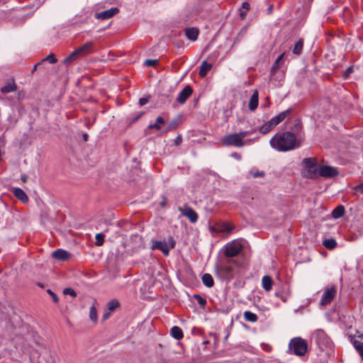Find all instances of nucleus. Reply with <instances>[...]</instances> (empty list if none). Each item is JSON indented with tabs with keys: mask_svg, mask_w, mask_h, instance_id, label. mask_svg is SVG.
Segmentation results:
<instances>
[{
	"mask_svg": "<svg viewBox=\"0 0 363 363\" xmlns=\"http://www.w3.org/2000/svg\"><path fill=\"white\" fill-rule=\"evenodd\" d=\"M96 242L95 245L96 246H101L104 242V235L103 233H97L96 235Z\"/></svg>",
	"mask_w": 363,
	"mask_h": 363,
	"instance_id": "obj_42",
	"label": "nucleus"
},
{
	"mask_svg": "<svg viewBox=\"0 0 363 363\" xmlns=\"http://www.w3.org/2000/svg\"><path fill=\"white\" fill-rule=\"evenodd\" d=\"M171 335L176 340H179L183 338L184 333L182 330L178 326H174L170 330Z\"/></svg>",
	"mask_w": 363,
	"mask_h": 363,
	"instance_id": "obj_27",
	"label": "nucleus"
},
{
	"mask_svg": "<svg viewBox=\"0 0 363 363\" xmlns=\"http://www.w3.org/2000/svg\"><path fill=\"white\" fill-rule=\"evenodd\" d=\"M318 174L320 176L326 178H332L337 176L339 174V171L337 168L323 165L318 168Z\"/></svg>",
	"mask_w": 363,
	"mask_h": 363,
	"instance_id": "obj_9",
	"label": "nucleus"
},
{
	"mask_svg": "<svg viewBox=\"0 0 363 363\" xmlns=\"http://www.w3.org/2000/svg\"><path fill=\"white\" fill-rule=\"evenodd\" d=\"M303 163L308 169L313 168L317 164V161L315 157H308L303 160Z\"/></svg>",
	"mask_w": 363,
	"mask_h": 363,
	"instance_id": "obj_36",
	"label": "nucleus"
},
{
	"mask_svg": "<svg viewBox=\"0 0 363 363\" xmlns=\"http://www.w3.org/2000/svg\"><path fill=\"white\" fill-rule=\"evenodd\" d=\"M283 57H284V54H281L277 58L276 61L274 62V63L272 67V69H271L272 73H274L276 72V70L279 68V62L282 60Z\"/></svg>",
	"mask_w": 363,
	"mask_h": 363,
	"instance_id": "obj_41",
	"label": "nucleus"
},
{
	"mask_svg": "<svg viewBox=\"0 0 363 363\" xmlns=\"http://www.w3.org/2000/svg\"><path fill=\"white\" fill-rule=\"evenodd\" d=\"M201 280L203 285H205L206 287L211 288L214 285L213 277L210 274L206 273L203 274Z\"/></svg>",
	"mask_w": 363,
	"mask_h": 363,
	"instance_id": "obj_28",
	"label": "nucleus"
},
{
	"mask_svg": "<svg viewBox=\"0 0 363 363\" xmlns=\"http://www.w3.org/2000/svg\"><path fill=\"white\" fill-rule=\"evenodd\" d=\"M119 12V9L117 7H113L108 10L103 11L95 14V18L101 20H106L113 17Z\"/></svg>",
	"mask_w": 363,
	"mask_h": 363,
	"instance_id": "obj_10",
	"label": "nucleus"
},
{
	"mask_svg": "<svg viewBox=\"0 0 363 363\" xmlns=\"http://www.w3.org/2000/svg\"><path fill=\"white\" fill-rule=\"evenodd\" d=\"M323 245L328 250H333L337 246L335 239H326L323 242Z\"/></svg>",
	"mask_w": 363,
	"mask_h": 363,
	"instance_id": "obj_35",
	"label": "nucleus"
},
{
	"mask_svg": "<svg viewBox=\"0 0 363 363\" xmlns=\"http://www.w3.org/2000/svg\"><path fill=\"white\" fill-rule=\"evenodd\" d=\"M273 280L270 276H264L262 279V286L266 291H269L272 289Z\"/></svg>",
	"mask_w": 363,
	"mask_h": 363,
	"instance_id": "obj_23",
	"label": "nucleus"
},
{
	"mask_svg": "<svg viewBox=\"0 0 363 363\" xmlns=\"http://www.w3.org/2000/svg\"><path fill=\"white\" fill-rule=\"evenodd\" d=\"M272 10H273V6H272V5H271V6H269L268 7V9H267L268 13H269V14H270V13H272Z\"/></svg>",
	"mask_w": 363,
	"mask_h": 363,
	"instance_id": "obj_60",
	"label": "nucleus"
},
{
	"mask_svg": "<svg viewBox=\"0 0 363 363\" xmlns=\"http://www.w3.org/2000/svg\"><path fill=\"white\" fill-rule=\"evenodd\" d=\"M84 140L86 141L88 139V135L86 133L83 135Z\"/></svg>",
	"mask_w": 363,
	"mask_h": 363,
	"instance_id": "obj_63",
	"label": "nucleus"
},
{
	"mask_svg": "<svg viewBox=\"0 0 363 363\" xmlns=\"http://www.w3.org/2000/svg\"><path fill=\"white\" fill-rule=\"evenodd\" d=\"M220 140L225 146H235L237 147H241L246 143L242 140L238 133L229 134L222 138Z\"/></svg>",
	"mask_w": 363,
	"mask_h": 363,
	"instance_id": "obj_6",
	"label": "nucleus"
},
{
	"mask_svg": "<svg viewBox=\"0 0 363 363\" xmlns=\"http://www.w3.org/2000/svg\"><path fill=\"white\" fill-rule=\"evenodd\" d=\"M13 195L22 203H27L28 201V198L26 194L20 188H15L13 190Z\"/></svg>",
	"mask_w": 363,
	"mask_h": 363,
	"instance_id": "obj_22",
	"label": "nucleus"
},
{
	"mask_svg": "<svg viewBox=\"0 0 363 363\" xmlns=\"http://www.w3.org/2000/svg\"><path fill=\"white\" fill-rule=\"evenodd\" d=\"M89 318L93 322L96 323L98 316L96 307L94 304L89 308Z\"/></svg>",
	"mask_w": 363,
	"mask_h": 363,
	"instance_id": "obj_40",
	"label": "nucleus"
},
{
	"mask_svg": "<svg viewBox=\"0 0 363 363\" xmlns=\"http://www.w3.org/2000/svg\"><path fill=\"white\" fill-rule=\"evenodd\" d=\"M345 213V208L344 206L339 205L333 209L332 211V216L333 218L337 219L344 216Z\"/></svg>",
	"mask_w": 363,
	"mask_h": 363,
	"instance_id": "obj_26",
	"label": "nucleus"
},
{
	"mask_svg": "<svg viewBox=\"0 0 363 363\" xmlns=\"http://www.w3.org/2000/svg\"><path fill=\"white\" fill-rule=\"evenodd\" d=\"M52 257L59 261H67L70 258L71 255L65 250L57 249L52 252Z\"/></svg>",
	"mask_w": 363,
	"mask_h": 363,
	"instance_id": "obj_15",
	"label": "nucleus"
},
{
	"mask_svg": "<svg viewBox=\"0 0 363 363\" xmlns=\"http://www.w3.org/2000/svg\"><path fill=\"white\" fill-rule=\"evenodd\" d=\"M112 312L111 311H107V312H105L101 318V320L103 322L106 321L107 319L109 318V317L111 316V314Z\"/></svg>",
	"mask_w": 363,
	"mask_h": 363,
	"instance_id": "obj_50",
	"label": "nucleus"
},
{
	"mask_svg": "<svg viewBox=\"0 0 363 363\" xmlns=\"http://www.w3.org/2000/svg\"><path fill=\"white\" fill-rule=\"evenodd\" d=\"M182 214L186 217L191 223H196L198 220V214L190 206H185L184 208H179Z\"/></svg>",
	"mask_w": 363,
	"mask_h": 363,
	"instance_id": "obj_11",
	"label": "nucleus"
},
{
	"mask_svg": "<svg viewBox=\"0 0 363 363\" xmlns=\"http://www.w3.org/2000/svg\"><path fill=\"white\" fill-rule=\"evenodd\" d=\"M194 297L196 299L199 305L201 307H204L206 305V300L204 299L203 297H201L199 294H195Z\"/></svg>",
	"mask_w": 363,
	"mask_h": 363,
	"instance_id": "obj_44",
	"label": "nucleus"
},
{
	"mask_svg": "<svg viewBox=\"0 0 363 363\" xmlns=\"http://www.w3.org/2000/svg\"><path fill=\"white\" fill-rule=\"evenodd\" d=\"M264 175H265V174L262 171H257V172L252 173V177L254 178L263 177Z\"/></svg>",
	"mask_w": 363,
	"mask_h": 363,
	"instance_id": "obj_49",
	"label": "nucleus"
},
{
	"mask_svg": "<svg viewBox=\"0 0 363 363\" xmlns=\"http://www.w3.org/2000/svg\"><path fill=\"white\" fill-rule=\"evenodd\" d=\"M291 111L292 109L289 108L286 111L281 112L277 116L273 117L272 118H271L270 121L275 127L276 125L281 123L291 113Z\"/></svg>",
	"mask_w": 363,
	"mask_h": 363,
	"instance_id": "obj_17",
	"label": "nucleus"
},
{
	"mask_svg": "<svg viewBox=\"0 0 363 363\" xmlns=\"http://www.w3.org/2000/svg\"><path fill=\"white\" fill-rule=\"evenodd\" d=\"M252 133V130H245V131H241L238 133L239 135L243 140L244 138L250 135Z\"/></svg>",
	"mask_w": 363,
	"mask_h": 363,
	"instance_id": "obj_48",
	"label": "nucleus"
},
{
	"mask_svg": "<svg viewBox=\"0 0 363 363\" xmlns=\"http://www.w3.org/2000/svg\"><path fill=\"white\" fill-rule=\"evenodd\" d=\"M302 130V125L296 121L290 131L279 132L270 140L271 147L279 152H287L299 147L296 137Z\"/></svg>",
	"mask_w": 363,
	"mask_h": 363,
	"instance_id": "obj_1",
	"label": "nucleus"
},
{
	"mask_svg": "<svg viewBox=\"0 0 363 363\" xmlns=\"http://www.w3.org/2000/svg\"><path fill=\"white\" fill-rule=\"evenodd\" d=\"M231 157L238 160H241V155L238 153V152H233L231 154Z\"/></svg>",
	"mask_w": 363,
	"mask_h": 363,
	"instance_id": "obj_53",
	"label": "nucleus"
},
{
	"mask_svg": "<svg viewBox=\"0 0 363 363\" xmlns=\"http://www.w3.org/2000/svg\"><path fill=\"white\" fill-rule=\"evenodd\" d=\"M27 176L23 174V175H21V179L22 180L23 182H26L27 181Z\"/></svg>",
	"mask_w": 363,
	"mask_h": 363,
	"instance_id": "obj_58",
	"label": "nucleus"
},
{
	"mask_svg": "<svg viewBox=\"0 0 363 363\" xmlns=\"http://www.w3.org/2000/svg\"><path fill=\"white\" fill-rule=\"evenodd\" d=\"M354 190L358 192L363 193V183L354 186Z\"/></svg>",
	"mask_w": 363,
	"mask_h": 363,
	"instance_id": "obj_52",
	"label": "nucleus"
},
{
	"mask_svg": "<svg viewBox=\"0 0 363 363\" xmlns=\"http://www.w3.org/2000/svg\"><path fill=\"white\" fill-rule=\"evenodd\" d=\"M244 317L246 320L252 323L256 322L258 319L257 315L250 311H245L244 313Z\"/></svg>",
	"mask_w": 363,
	"mask_h": 363,
	"instance_id": "obj_37",
	"label": "nucleus"
},
{
	"mask_svg": "<svg viewBox=\"0 0 363 363\" xmlns=\"http://www.w3.org/2000/svg\"><path fill=\"white\" fill-rule=\"evenodd\" d=\"M276 296L281 298L283 302H286L290 296L289 289L286 288V291H277L275 293Z\"/></svg>",
	"mask_w": 363,
	"mask_h": 363,
	"instance_id": "obj_30",
	"label": "nucleus"
},
{
	"mask_svg": "<svg viewBox=\"0 0 363 363\" xmlns=\"http://www.w3.org/2000/svg\"><path fill=\"white\" fill-rule=\"evenodd\" d=\"M35 354L33 352V353H31L30 354V360L33 361V359H35Z\"/></svg>",
	"mask_w": 363,
	"mask_h": 363,
	"instance_id": "obj_61",
	"label": "nucleus"
},
{
	"mask_svg": "<svg viewBox=\"0 0 363 363\" xmlns=\"http://www.w3.org/2000/svg\"><path fill=\"white\" fill-rule=\"evenodd\" d=\"M259 103V94L257 90H255L251 98L249 101L248 107L249 109L252 111H255L257 106Z\"/></svg>",
	"mask_w": 363,
	"mask_h": 363,
	"instance_id": "obj_21",
	"label": "nucleus"
},
{
	"mask_svg": "<svg viewBox=\"0 0 363 363\" xmlns=\"http://www.w3.org/2000/svg\"><path fill=\"white\" fill-rule=\"evenodd\" d=\"M246 13H247V11H241L240 12V16H241L242 18H244L245 17Z\"/></svg>",
	"mask_w": 363,
	"mask_h": 363,
	"instance_id": "obj_57",
	"label": "nucleus"
},
{
	"mask_svg": "<svg viewBox=\"0 0 363 363\" xmlns=\"http://www.w3.org/2000/svg\"><path fill=\"white\" fill-rule=\"evenodd\" d=\"M179 123L177 120H172L168 123L164 130H163L164 133H167L168 132L172 131L175 130L178 127Z\"/></svg>",
	"mask_w": 363,
	"mask_h": 363,
	"instance_id": "obj_34",
	"label": "nucleus"
},
{
	"mask_svg": "<svg viewBox=\"0 0 363 363\" xmlns=\"http://www.w3.org/2000/svg\"><path fill=\"white\" fill-rule=\"evenodd\" d=\"M242 250L241 242L238 240H234L225 245L224 254L225 257L233 258L239 255Z\"/></svg>",
	"mask_w": 363,
	"mask_h": 363,
	"instance_id": "obj_5",
	"label": "nucleus"
},
{
	"mask_svg": "<svg viewBox=\"0 0 363 363\" xmlns=\"http://www.w3.org/2000/svg\"><path fill=\"white\" fill-rule=\"evenodd\" d=\"M291 111L292 109L289 108L286 111L281 112L277 116L273 117L272 118H271L270 121L275 127L276 125L281 123L291 113Z\"/></svg>",
	"mask_w": 363,
	"mask_h": 363,
	"instance_id": "obj_16",
	"label": "nucleus"
},
{
	"mask_svg": "<svg viewBox=\"0 0 363 363\" xmlns=\"http://www.w3.org/2000/svg\"><path fill=\"white\" fill-rule=\"evenodd\" d=\"M148 101H149V98H147V97L140 98L139 99V104L140 106H144L148 102Z\"/></svg>",
	"mask_w": 363,
	"mask_h": 363,
	"instance_id": "obj_51",
	"label": "nucleus"
},
{
	"mask_svg": "<svg viewBox=\"0 0 363 363\" xmlns=\"http://www.w3.org/2000/svg\"><path fill=\"white\" fill-rule=\"evenodd\" d=\"M212 68V65L208 63L206 60L203 61L201 66L199 74L201 77L206 76L208 72Z\"/></svg>",
	"mask_w": 363,
	"mask_h": 363,
	"instance_id": "obj_24",
	"label": "nucleus"
},
{
	"mask_svg": "<svg viewBox=\"0 0 363 363\" xmlns=\"http://www.w3.org/2000/svg\"><path fill=\"white\" fill-rule=\"evenodd\" d=\"M336 294V288L333 286L325 289L324 291L322 298L320 301V306H326L329 304L335 298Z\"/></svg>",
	"mask_w": 363,
	"mask_h": 363,
	"instance_id": "obj_8",
	"label": "nucleus"
},
{
	"mask_svg": "<svg viewBox=\"0 0 363 363\" xmlns=\"http://www.w3.org/2000/svg\"><path fill=\"white\" fill-rule=\"evenodd\" d=\"M164 123H165L164 119L162 117H161V116H158L156 118V123H154V124H150L147 127V129H155L157 130H161V125L164 124Z\"/></svg>",
	"mask_w": 363,
	"mask_h": 363,
	"instance_id": "obj_29",
	"label": "nucleus"
},
{
	"mask_svg": "<svg viewBox=\"0 0 363 363\" xmlns=\"http://www.w3.org/2000/svg\"><path fill=\"white\" fill-rule=\"evenodd\" d=\"M235 229V225L228 222H219L216 223V230L220 233H227L230 234Z\"/></svg>",
	"mask_w": 363,
	"mask_h": 363,
	"instance_id": "obj_14",
	"label": "nucleus"
},
{
	"mask_svg": "<svg viewBox=\"0 0 363 363\" xmlns=\"http://www.w3.org/2000/svg\"><path fill=\"white\" fill-rule=\"evenodd\" d=\"M79 55L77 50L76 49L74 50L72 53H70L65 60H64V64L68 65L75 60Z\"/></svg>",
	"mask_w": 363,
	"mask_h": 363,
	"instance_id": "obj_33",
	"label": "nucleus"
},
{
	"mask_svg": "<svg viewBox=\"0 0 363 363\" xmlns=\"http://www.w3.org/2000/svg\"><path fill=\"white\" fill-rule=\"evenodd\" d=\"M232 264H238V262L235 260L229 259L226 264L217 267V273L222 279L230 280L234 277L235 270L231 266Z\"/></svg>",
	"mask_w": 363,
	"mask_h": 363,
	"instance_id": "obj_3",
	"label": "nucleus"
},
{
	"mask_svg": "<svg viewBox=\"0 0 363 363\" xmlns=\"http://www.w3.org/2000/svg\"><path fill=\"white\" fill-rule=\"evenodd\" d=\"M63 294L65 295H70L72 297H76L77 296V293L75 292V291L74 289H72L71 288H65V289H64Z\"/></svg>",
	"mask_w": 363,
	"mask_h": 363,
	"instance_id": "obj_46",
	"label": "nucleus"
},
{
	"mask_svg": "<svg viewBox=\"0 0 363 363\" xmlns=\"http://www.w3.org/2000/svg\"><path fill=\"white\" fill-rule=\"evenodd\" d=\"M17 97H18V100H21V99H23V97H24V95H23V92H22V91H19V92L18 93V96H17Z\"/></svg>",
	"mask_w": 363,
	"mask_h": 363,
	"instance_id": "obj_56",
	"label": "nucleus"
},
{
	"mask_svg": "<svg viewBox=\"0 0 363 363\" xmlns=\"http://www.w3.org/2000/svg\"><path fill=\"white\" fill-rule=\"evenodd\" d=\"M353 345L363 360V342L358 340H354L353 342Z\"/></svg>",
	"mask_w": 363,
	"mask_h": 363,
	"instance_id": "obj_38",
	"label": "nucleus"
},
{
	"mask_svg": "<svg viewBox=\"0 0 363 363\" xmlns=\"http://www.w3.org/2000/svg\"><path fill=\"white\" fill-rule=\"evenodd\" d=\"M93 48V43L91 41L86 42L77 50L80 56L86 55L91 52Z\"/></svg>",
	"mask_w": 363,
	"mask_h": 363,
	"instance_id": "obj_20",
	"label": "nucleus"
},
{
	"mask_svg": "<svg viewBox=\"0 0 363 363\" xmlns=\"http://www.w3.org/2000/svg\"><path fill=\"white\" fill-rule=\"evenodd\" d=\"M152 250H160L162 252L164 256H168L169 249H173L175 247V241L172 237H169L168 242L166 241L152 240Z\"/></svg>",
	"mask_w": 363,
	"mask_h": 363,
	"instance_id": "obj_4",
	"label": "nucleus"
},
{
	"mask_svg": "<svg viewBox=\"0 0 363 363\" xmlns=\"http://www.w3.org/2000/svg\"><path fill=\"white\" fill-rule=\"evenodd\" d=\"M291 111L292 109L289 108L286 111L281 112L277 116L273 117L272 118H271L270 121L275 127L276 125L281 123L291 113Z\"/></svg>",
	"mask_w": 363,
	"mask_h": 363,
	"instance_id": "obj_18",
	"label": "nucleus"
},
{
	"mask_svg": "<svg viewBox=\"0 0 363 363\" xmlns=\"http://www.w3.org/2000/svg\"><path fill=\"white\" fill-rule=\"evenodd\" d=\"M193 92L192 88L187 85L178 94L177 101L181 104H184L187 99L191 95Z\"/></svg>",
	"mask_w": 363,
	"mask_h": 363,
	"instance_id": "obj_12",
	"label": "nucleus"
},
{
	"mask_svg": "<svg viewBox=\"0 0 363 363\" xmlns=\"http://www.w3.org/2000/svg\"><path fill=\"white\" fill-rule=\"evenodd\" d=\"M40 63H38L39 65ZM38 66V64L35 65L34 67H33V72H34L35 69H36V67Z\"/></svg>",
	"mask_w": 363,
	"mask_h": 363,
	"instance_id": "obj_64",
	"label": "nucleus"
},
{
	"mask_svg": "<svg viewBox=\"0 0 363 363\" xmlns=\"http://www.w3.org/2000/svg\"><path fill=\"white\" fill-rule=\"evenodd\" d=\"M157 63H158L157 60H151V59L145 60L144 62V65L147 67H155L156 65H157Z\"/></svg>",
	"mask_w": 363,
	"mask_h": 363,
	"instance_id": "obj_45",
	"label": "nucleus"
},
{
	"mask_svg": "<svg viewBox=\"0 0 363 363\" xmlns=\"http://www.w3.org/2000/svg\"><path fill=\"white\" fill-rule=\"evenodd\" d=\"M17 85L13 79H9L6 82L5 84L0 89V92L2 94H7L11 92H13L16 91Z\"/></svg>",
	"mask_w": 363,
	"mask_h": 363,
	"instance_id": "obj_13",
	"label": "nucleus"
},
{
	"mask_svg": "<svg viewBox=\"0 0 363 363\" xmlns=\"http://www.w3.org/2000/svg\"><path fill=\"white\" fill-rule=\"evenodd\" d=\"M263 349L265 351L269 352L272 350V347L270 345H267V344H264L263 345Z\"/></svg>",
	"mask_w": 363,
	"mask_h": 363,
	"instance_id": "obj_55",
	"label": "nucleus"
},
{
	"mask_svg": "<svg viewBox=\"0 0 363 363\" xmlns=\"http://www.w3.org/2000/svg\"><path fill=\"white\" fill-rule=\"evenodd\" d=\"M107 307L109 311L113 312L116 308L120 307V303L116 299H113L107 303Z\"/></svg>",
	"mask_w": 363,
	"mask_h": 363,
	"instance_id": "obj_39",
	"label": "nucleus"
},
{
	"mask_svg": "<svg viewBox=\"0 0 363 363\" xmlns=\"http://www.w3.org/2000/svg\"><path fill=\"white\" fill-rule=\"evenodd\" d=\"M291 111L292 109L289 108L286 111L281 112L277 116L273 117L272 118H271L270 121L275 127L276 125L281 123L291 113Z\"/></svg>",
	"mask_w": 363,
	"mask_h": 363,
	"instance_id": "obj_19",
	"label": "nucleus"
},
{
	"mask_svg": "<svg viewBox=\"0 0 363 363\" xmlns=\"http://www.w3.org/2000/svg\"><path fill=\"white\" fill-rule=\"evenodd\" d=\"M274 128V125L272 124L271 121H269L268 122H267L266 123H264L259 128V131L260 133L264 135V134L269 133Z\"/></svg>",
	"mask_w": 363,
	"mask_h": 363,
	"instance_id": "obj_32",
	"label": "nucleus"
},
{
	"mask_svg": "<svg viewBox=\"0 0 363 363\" xmlns=\"http://www.w3.org/2000/svg\"><path fill=\"white\" fill-rule=\"evenodd\" d=\"M45 61H49L50 63L54 64L57 62V59L55 57L53 53L50 54L45 58H44L41 62H44Z\"/></svg>",
	"mask_w": 363,
	"mask_h": 363,
	"instance_id": "obj_43",
	"label": "nucleus"
},
{
	"mask_svg": "<svg viewBox=\"0 0 363 363\" xmlns=\"http://www.w3.org/2000/svg\"><path fill=\"white\" fill-rule=\"evenodd\" d=\"M47 293L48 294H50L52 298V301L55 302V303H57L59 301V298H58V296H57V294L55 293H54L51 289H48L47 290Z\"/></svg>",
	"mask_w": 363,
	"mask_h": 363,
	"instance_id": "obj_47",
	"label": "nucleus"
},
{
	"mask_svg": "<svg viewBox=\"0 0 363 363\" xmlns=\"http://www.w3.org/2000/svg\"><path fill=\"white\" fill-rule=\"evenodd\" d=\"M313 338L321 350L329 346L330 340L323 330H317L313 333Z\"/></svg>",
	"mask_w": 363,
	"mask_h": 363,
	"instance_id": "obj_7",
	"label": "nucleus"
},
{
	"mask_svg": "<svg viewBox=\"0 0 363 363\" xmlns=\"http://www.w3.org/2000/svg\"><path fill=\"white\" fill-rule=\"evenodd\" d=\"M186 38L191 40L195 41L199 35V30L195 28H190L185 30Z\"/></svg>",
	"mask_w": 363,
	"mask_h": 363,
	"instance_id": "obj_25",
	"label": "nucleus"
},
{
	"mask_svg": "<svg viewBox=\"0 0 363 363\" xmlns=\"http://www.w3.org/2000/svg\"><path fill=\"white\" fill-rule=\"evenodd\" d=\"M242 7L243 9H245V11H249V9L250 8V6L249 3L243 2L242 5Z\"/></svg>",
	"mask_w": 363,
	"mask_h": 363,
	"instance_id": "obj_54",
	"label": "nucleus"
},
{
	"mask_svg": "<svg viewBox=\"0 0 363 363\" xmlns=\"http://www.w3.org/2000/svg\"><path fill=\"white\" fill-rule=\"evenodd\" d=\"M143 113H140L137 117L134 118V121H137L138 119H139L143 116Z\"/></svg>",
	"mask_w": 363,
	"mask_h": 363,
	"instance_id": "obj_62",
	"label": "nucleus"
},
{
	"mask_svg": "<svg viewBox=\"0 0 363 363\" xmlns=\"http://www.w3.org/2000/svg\"><path fill=\"white\" fill-rule=\"evenodd\" d=\"M181 141H182V138H181L180 137H178V138L176 139V140H175V144H176V145H179V144H180Z\"/></svg>",
	"mask_w": 363,
	"mask_h": 363,
	"instance_id": "obj_59",
	"label": "nucleus"
},
{
	"mask_svg": "<svg viewBox=\"0 0 363 363\" xmlns=\"http://www.w3.org/2000/svg\"><path fill=\"white\" fill-rule=\"evenodd\" d=\"M303 47V40L299 39L294 46V48L292 50L293 54H294L296 55H299L302 52Z\"/></svg>",
	"mask_w": 363,
	"mask_h": 363,
	"instance_id": "obj_31",
	"label": "nucleus"
},
{
	"mask_svg": "<svg viewBox=\"0 0 363 363\" xmlns=\"http://www.w3.org/2000/svg\"><path fill=\"white\" fill-rule=\"evenodd\" d=\"M289 349L296 356H303L308 350V343L306 340L297 337L292 338L289 343Z\"/></svg>",
	"mask_w": 363,
	"mask_h": 363,
	"instance_id": "obj_2",
	"label": "nucleus"
}]
</instances>
